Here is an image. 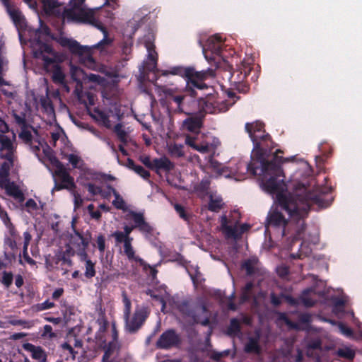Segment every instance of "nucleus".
I'll return each mask as SVG.
<instances>
[{
  "label": "nucleus",
  "instance_id": "1",
  "mask_svg": "<svg viewBox=\"0 0 362 362\" xmlns=\"http://www.w3.org/2000/svg\"><path fill=\"white\" fill-rule=\"evenodd\" d=\"M254 144L252 162L247 165L240 160H234L226 166L210 158L206 168H201L215 176L233 178L236 181L245 179V173L250 171L260 176V187L271 194L277 203L270 211L267 221L268 228L281 229L286 234V226L297 223L303 226V219L308 214L310 201L315 197L307 194L305 180L312 174L308 162L297 160L296 157L283 158L276 155L266 156L262 152L259 141L265 138L264 132L248 133Z\"/></svg>",
  "mask_w": 362,
  "mask_h": 362
},
{
  "label": "nucleus",
  "instance_id": "2",
  "mask_svg": "<svg viewBox=\"0 0 362 362\" xmlns=\"http://www.w3.org/2000/svg\"><path fill=\"white\" fill-rule=\"evenodd\" d=\"M85 0H69L70 8H66L57 0H42L44 9L48 14L62 16L64 18L76 22L87 23L100 30L104 37L93 47L81 46L76 40L64 36L56 38L57 42L64 47L67 48L71 53L78 56L80 61L91 69L96 68V64L91 54L93 49L98 48L101 51L111 45L112 39L108 37L107 32L103 27L99 17L96 16L95 11L83 6Z\"/></svg>",
  "mask_w": 362,
  "mask_h": 362
},
{
  "label": "nucleus",
  "instance_id": "3",
  "mask_svg": "<svg viewBox=\"0 0 362 362\" xmlns=\"http://www.w3.org/2000/svg\"><path fill=\"white\" fill-rule=\"evenodd\" d=\"M34 35L35 38L31 41V47L35 57L42 61L47 71L52 73V79L54 82L63 83L64 74L58 64L64 60V54L54 52L47 44L43 42L51 36L46 25L41 24Z\"/></svg>",
  "mask_w": 362,
  "mask_h": 362
},
{
  "label": "nucleus",
  "instance_id": "4",
  "mask_svg": "<svg viewBox=\"0 0 362 362\" xmlns=\"http://www.w3.org/2000/svg\"><path fill=\"white\" fill-rule=\"evenodd\" d=\"M42 153L45 155V160L42 163L53 172V175L59 181V183L55 184L53 189L56 190H61L66 189L67 190L73 191L76 189V185L74 182V178L66 171L64 166L54 156L50 147L44 143H39Z\"/></svg>",
  "mask_w": 362,
  "mask_h": 362
},
{
  "label": "nucleus",
  "instance_id": "5",
  "mask_svg": "<svg viewBox=\"0 0 362 362\" xmlns=\"http://www.w3.org/2000/svg\"><path fill=\"white\" fill-rule=\"evenodd\" d=\"M162 76L179 75L185 76L187 78L188 86L192 85L198 88H202L201 81L206 79L209 76H213V71L208 69L206 71H197L193 68L184 69L180 66L172 67L168 70L160 71Z\"/></svg>",
  "mask_w": 362,
  "mask_h": 362
},
{
  "label": "nucleus",
  "instance_id": "6",
  "mask_svg": "<svg viewBox=\"0 0 362 362\" xmlns=\"http://www.w3.org/2000/svg\"><path fill=\"white\" fill-rule=\"evenodd\" d=\"M90 114L94 119L108 128L119 121L123 115L116 103L111 104L108 110L95 108L90 111Z\"/></svg>",
  "mask_w": 362,
  "mask_h": 362
},
{
  "label": "nucleus",
  "instance_id": "7",
  "mask_svg": "<svg viewBox=\"0 0 362 362\" xmlns=\"http://www.w3.org/2000/svg\"><path fill=\"white\" fill-rule=\"evenodd\" d=\"M123 302L124 304V315L126 320V328L130 332H135L146 319L148 314V310L145 308H138L134 316L130 318L131 302L126 296H124Z\"/></svg>",
  "mask_w": 362,
  "mask_h": 362
},
{
  "label": "nucleus",
  "instance_id": "8",
  "mask_svg": "<svg viewBox=\"0 0 362 362\" xmlns=\"http://www.w3.org/2000/svg\"><path fill=\"white\" fill-rule=\"evenodd\" d=\"M233 102L226 103L224 100H216L214 96L199 100V106L202 111L206 113L217 114L228 110Z\"/></svg>",
  "mask_w": 362,
  "mask_h": 362
},
{
  "label": "nucleus",
  "instance_id": "9",
  "mask_svg": "<svg viewBox=\"0 0 362 362\" xmlns=\"http://www.w3.org/2000/svg\"><path fill=\"white\" fill-rule=\"evenodd\" d=\"M89 238H85L81 235L78 232L74 231L73 234H71L69 247L70 250L69 251V255H73L75 252L82 258L86 257V249L89 244Z\"/></svg>",
  "mask_w": 362,
  "mask_h": 362
},
{
  "label": "nucleus",
  "instance_id": "10",
  "mask_svg": "<svg viewBox=\"0 0 362 362\" xmlns=\"http://www.w3.org/2000/svg\"><path fill=\"white\" fill-rule=\"evenodd\" d=\"M51 136L49 143L62 152L63 150L70 147V142L68 141L67 137L64 130L57 124L50 125L48 129Z\"/></svg>",
  "mask_w": 362,
  "mask_h": 362
},
{
  "label": "nucleus",
  "instance_id": "11",
  "mask_svg": "<svg viewBox=\"0 0 362 362\" xmlns=\"http://www.w3.org/2000/svg\"><path fill=\"white\" fill-rule=\"evenodd\" d=\"M20 138L25 142L30 141V146L33 151L35 153L37 157L42 162L45 159V155L42 153V148H40V144L39 143L46 144L43 140H40L37 137V132L33 131V134L31 131L28 129H23L19 135Z\"/></svg>",
  "mask_w": 362,
  "mask_h": 362
},
{
  "label": "nucleus",
  "instance_id": "12",
  "mask_svg": "<svg viewBox=\"0 0 362 362\" xmlns=\"http://www.w3.org/2000/svg\"><path fill=\"white\" fill-rule=\"evenodd\" d=\"M15 139L16 134L13 132H9L7 124L0 117V148L1 150L14 149L13 141Z\"/></svg>",
  "mask_w": 362,
  "mask_h": 362
},
{
  "label": "nucleus",
  "instance_id": "13",
  "mask_svg": "<svg viewBox=\"0 0 362 362\" xmlns=\"http://www.w3.org/2000/svg\"><path fill=\"white\" fill-rule=\"evenodd\" d=\"M13 150L14 149H11V151L1 150V148H0L1 156L6 158L1 163L0 168V185H3L5 182L9 180L8 179L9 170L13 165Z\"/></svg>",
  "mask_w": 362,
  "mask_h": 362
},
{
  "label": "nucleus",
  "instance_id": "14",
  "mask_svg": "<svg viewBox=\"0 0 362 362\" xmlns=\"http://www.w3.org/2000/svg\"><path fill=\"white\" fill-rule=\"evenodd\" d=\"M147 36V39L144 41L145 47L148 51V57L146 62V69L152 71H158L156 69L158 55L154 50V45L153 44L154 37L153 35L151 33H149Z\"/></svg>",
  "mask_w": 362,
  "mask_h": 362
},
{
  "label": "nucleus",
  "instance_id": "15",
  "mask_svg": "<svg viewBox=\"0 0 362 362\" xmlns=\"http://www.w3.org/2000/svg\"><path fill=\"white\" fill-rule=\"evenodd\" d=\"M185 143L202 153H207L214 151L215 148L219 144V141L217 139L214 140L213 144H209L206 141L199 143L196 138L189 136H186Z\"/></svg>",
  "mask_w": 362,
  "mask_h": 362
},
{
  "label": "nucleus",
  "instance_id": "16",
  "mask_svg": "<svg viewBox=\"0 0 362 362\" xmlns=\"http://www.w3.org/2000/svg\"><path fill=\"white\" fill-rule=\"evenodd\" d=\"M124 218L127 221L132 220L135 223V227L138 228L140 231L146 235L153 230V228L145 221L142 213L129 211L128 214L124 215Z\"/></svg>",
  "mask_w": 362,
  "mask_h": 362
},
{
  "label": "nucleus",
  "instance_id": "17",
  "mask_svg": "<svg viewBox=\"0 0 362 362\" xmlns=\"http://www.w3.org/2000/svg\"><path fill=\"white\" fill-rule=\"evenodd\" d=\"M221 226L223 232L228 237L236 238L249 228L247 224L238 225L235 223L233 226H228L226 216L221 218Z\"/></svg>",
  "mask_w": 362,
  "mask_h": 362
},
{
  "label": "nucleus",
  "instance_id": "18",
  "mask_svg": "<svg viewBox=\"0 0 362 362\" xmlns=\"http://www.w3.org/2000/svg\"><path fill=\"white\" fill-rule=\"evenodd\" d=\"M0 187L4 189L6 193L12 197L16 202L22 203L24 201V193L20 185L8 180L3 185H0Z\"/></svg>",
  "mask_w": 362,
  "mask_h": 362
},
{
  "label": "nucleus",
  "instance_id": "19",
  "mask_svg": "<svg viewBox=\"0 0 362 362\" xmlns=\"http://www.w3.org/2000/svg\"><path fill=\"white\" fill-rule=\"evenodd\" d=\"M223 40L221 36L214 35L210 37L205 45L203 46V53L206 60L209 61L212 59L211 57L208 56V52H211L213 54H218L222 47Z\"/></svg>",
  "mask_w": 362,
  "mask_h": 362
},
{
  "label": "nucleus",
  "instance_id": "20",
  "mask_svg": "<svg viewBox=\"0 0 362 362\" xmlns=\"http://www.w3.org/2000/svg\"><path fill=\"white\" fill-rule=\"evenodd\" d=\"M64 158L69 160L71 165L75 168L82 169L83 162L78 155V153L74 149L72 145L66 149L63 150L62 152Z\"/></svg>",
  "mask_w": 362,
  "mask_h": 362
},
{
  "label": "nucleus",
  "instance_id": "21",
  "mask_svg": "<svg viewBox=\"0 0 362 362\" xmlns=\"http://www.w3.org/2000/svg\"><path fill=\"white\" fill-rule=\"evenodd\" d=\"M178 337L173 331L169 330L163 333L157 342V345L160 348L168 349L172 346L177 344Z\"/></svg>",
  "mask_w": 362,
  "mask_h": 362
},
{
  "label": "nucleus",
  "instance_id": "22",
  "mask_svg": "<svg viewBox=\"0 0 362 362\" xmlns=\"http://www.w3.org/2000/svg\"><path fill=\"white\" fill-rule=\"evenodd\" d=\"M1 1L6 8L7 12L12 18L13 23L17 27L22 28L25 25V21L21 12L17 8L10 5L8 0Z\"/></svg>",
  "mask_w": 362,
  "mask_h": 362
},
{
  "label": "nucleus",
  "instance_id": "23",
  "mask_svg": "<svg viewBox=\"0 0 362 362\" xmlns=\"http://www.w3.org/2000/svg\"><path fill=\"white\" fill-rule=\"evenodd\" d=\"M100 178V175L93 171L90 169L82 168L80 175L78 176L77 181L80 185H85L88 182H98Z\"/></svg>",
  "mask_w": 362,
  "mask_h": 362
},
{
  "label": "nucleus",
  "instance_id": "24",
  "mask_svg": "<svg viewBox=\"0 0 362 362\" xmlns=\"http://www.w3.org/2000/svg\"><path fill=\"white\" fill-rule=\"evenodd\" d=\"M23 348L30 354L33 358L37 360L39 362L46 361V354L41 347L25 343L23 345Z\"/></svg>",
  "mask_w": 362,
  "mask_h": 362
},
{
  "label": "nucleus",
  "instance_id": "25",
  "mask_svg": "<svg viewBox=\"0 0 362 362\" xmlns=\"http://www.w3.org/2000/svg\"><path fill=\"white\" fill-rule=\"evenodd\" d=\"M109 194L112 193L115 197V199L112 201V205L117 209L122 210L124 212L127 214L129 211H133L132 210L129 209L128 205L126 202L123 199V197L113 188L109 187Z\"/></svg>",
  "mask_w": 362,
  "mask_h": 362
},
{
  "label": "nucleus",
  "instance_id": "26",
  "mask_svg": "<svg viewBox=\"0 0 362 362\" xmlns=\"http://www.w3.org/2000/svg\"><path fill=\"white\" fill-rule=\"evenodd\" d=\"M118 356V349L116 342H112L105 349L103 357V362H116Z\"/></svg>",
  "mask_w": 362,
  "mask_h": 362
},
{
  "label": "nucleus",
  "instance_id": "27",
  "mask_svg": "<svg viewBox=\"0 0 362 362\" xmlns=\"http://www.w3.org/2000/svg\"><path fill=\"white\" fill-rule=\"evenodd\" d=\"M98 182H88L83 185L86 187L89 194L92 196L101 195L103 198L109 199V193L104 192L101 187L98 185Z\"/></svg>",
  "mask_w": 362,
  "mask_h": 362
},
{
  "label": "nucleus",
  "instance_id": "28",
  "mask_svg": "<svg viewBox=\"0 0 362 362\" xmlns=\"http://www.w3.org/2000/svg\"><path fill=\"white\" fill-rule=\"evenodd\" d=\"M149 293L153 298L158 299L160 303L162 304L161 310L163 312H165L166 305L168 303H170V298L168 293L166 291L165 288H163L161 289L159 293H153L152 291H149Z\"/></svg>",
  "mask_w": 362,
  "mask_h": 362
},
{
  "label": "nucleus",
  "instance_id": "29",
  "mask_svg": "<svg viewBox=\"0 0 362 362\" xmlns=\"http://www.w3.org/2000/svg\"><path fill=\"white\" fill-rule=\"evenodd\" d=\"M200 127L201 119L199 117H189L183 122V128L192 132H197Z\"/></svg>",
  "mask_w": 362,
  "mask_h": 362
},
{
  "label": "nucleus",
  "instance_id": "30",
  "mask_svg": "<svg viewBox=\"0 0 362 362\" xmlns=\"http://www.w3.org/2000/svg\"><path fill=\"white\" fill-rule=\"evenodd\" d=\"M172 168H173L172 163L166 158H161L159 159L153 160V168H156L157 170L164 169L166 170H169Z\"/></svg>",
  "mask_w": 362,
  "mask_h": 362
},
{
  "label": "nucleus",
  "instance_id": "31",
  "mask_svg": "<svg viewBox=\"0 0 362 362\" xmlns=\"http://www.w3.org/2000/svg\"><path fill=\"white\" fill-rule=\"evenodd\" d=\"M223 206V202L220 196L217 194L210 195L209 209L212 211H218Z\"/></svg>",
  "mask_w": 362,
  "mask_h": 362
},
{
  "label": "nucleus",
  "instance_id": "32",
  "mask_svg": "<svg viewBox=\"0 0 362 362\" xmlns=\"http://www.w3.org/2000/svg\"><path fill=\"white\" fill-rule=\"evenodd\" d=\"M124 252L127 256L129 259L139 262L141 264H143L144 262L141 259L139 258L134 252V250L132 246V242L125 243L124 245Z\"/></svg>",
  "mask_w": 362,
  "mask_h": 362
},
{
  "label": "nucleus",
  "instance_id": "33",
  "mask_svg": "<svg viewBox=\"0 0 362 362\" xmlns=\"http://www.w3.org/2000/svg\"><path fill=\"white\" fill-rule=\"evenodd\" d=\"M42 207L43 204L40 202L37 203L33 199H29L25 204V209L30 214H36Z\"/></svg>",
  "mask_w": 362,
  "mask_h": 362
},
{
  "label": "nucleus",
  "instance_id": "34",
  "mask_svg": "<svg viewBox=\"0 0 362 362\" xmlns=\"http://www.w3.org/2000/svg\"><path fill=\"white\" fill-rule=\"evenodd\" d=\"M81 261L85 262V276L88 278H91L95 276V264L91 262L90 259L88 258L87 254H86V257L82 258L80 257Z\"/></svg>",
  "mask_w": 362,
  "mask_h": 362
},
{
  "label": "nucleus",
  "instance_id": "35",
  "mask_svg": "<svg viewBox=\"0 0 362 362\" xmlns=\"http://www.w3.org/2000/svg\"><path fill=\"white\" fill-rule=\"evenodd\" d=\"M70 72L71 77L74 81L80 82L86 78V74L83 71L81 68L72 64L70 66Z\"/></svg>",
  "mask_w": 362,
  "mask_h": 362
},
{
  "label": "nucleus",
  "instance_id": "36",
  "mask_svg": "<svg viewBox=\"0 0 362 362\" xmlns=\"http://www.w3.org/2000/svg\"><path fill=\"white\" fill-rule=\"evenodd\" d=\"M61 259L60 252L57 253L54 256L48 255L45 257V264L47 269H51L56 267Z\"/></svg>",
  "mask_w": 362,
  "mask_h": 362
},
{
  "label": "nucleus",
  "instance_id": "37",
  "mask_svg": "<svg viewBox=\"0 0 362 362\" xmlns=\"http://www.w3.org/2000/svg\"><path fill=\"white\" fill-rule=\"evenodd\" d=\"M258 260L255 257L250 258L246 260L243 264V268L245 269L247 274H252L257 267Z\"/></svg>",
  "mask_w": 362,
  "mask_h": 362
},
{
  "label": "nucleus",
  "instance_id": "38",
  "mask_svg": "<svg viewBox=\"0 0 362 362\" xmlns=\"http://www.w3.org/2000/svg\"><path fill=\"white\" fill-rule=\"evenodd\" d=\"M187 270L194 284L201 281L200 273L198 271V267L197 266L187 267Z\"/></svg>",
  "mask_w": 362,
  "mask_h": 362
},
{
  "label": "nucleus",
  "instance_id": "39",
  "mask_svg": "<svg viewBox=\"0 0 362 362\" xmlns=\"http://www.w3.org/2000/svg\"><path fill=\"white\" fill-rule=\"evenodd\" d=\"M250 63L243 62L240 68L241 76L239 78H232L233 83H239L242 81L250 71Z\"/></svg>",
  "mask_w": 362,
  "mask_h": 362
},
{
  "label": "nucleus",
  "instance_id": "40",
  "mask_svg": "<svg viewBox=\"0 0 362 362\" xmlns=\"http://www.w3.org/2000/svg\"><path fill=\"white\" fill-rule=\"evenodd\" d=\"M169 152L174 156L180 157L183 156V146L180 144H170L168 146Z\"/></svg>",
  "mask_w": 362,
  "mask_h": 362
},
{
  "label": "nucleus",
  "instance_id": "41",
  "mask_svg": "<svg viewBox=\"0 0 362 362\" xmlns=\"http://www.w3.org/2000/svg\"><path fill=\"white\" fill-rule=\"evenodd\" d=\"M245 129L248 133L250 132H253V130H256V133L264 132V125L260 122H255L250 124H247L245 126Z\"/></svg>",
  "mask_w": 362,
  "mask_h": 362
},
{
  "label": "nucleus",
  "instance_id": "42",
  "mask_svg": "<svg viewBox=\"0 0 362 362\" xmlns=\"http://www.w3.org/2000/svg\"><path fill=\"white\" fill-rule=\"evenodd\" d=\"M112 235L117 243H124V245L125 243H129L132 241V238L127 236L124 232L122 231H116L113 233Z\"/></svg>",
  "mask_w": 362,
  "mask_h": 362
},
{
  "label": "nucleus",
  "instance_id": "43",
  "mask_svg": "<svg viewBox=\"0 0 362 362\" xmlns=\"http://www.w3.org/2000/svg\"><path fill=\"white\" fill-rule=\"evenodd\" d=\"M115 131L122 142L127 143L128 141L127 133L121 124H117L115 127Z\"/></svg>",
  "mask_w": 362,
  "mask_h": 362
},
{
  "label": "nucleus",
  "instance_id": "44",
  "mask_svg": "<svg viewBox=\"0 0 362 362\" xmlns=\"http://www.w3.org/2000/svg\"><path fill=\"white\" fill-rule=\"evenodd\" d=\"M348 301V297L346 296H342L341 298L337 300L334 304V312L337 315H339L340 313L342 311V307L343 305L347 303Z\"/></svg>",
  "mask_w": 362,
  "mask_h": 362
},
{
  "label": "nucleus",
  "instance_id": "45",
  "mask_svg": "<svg viewBox=\"0 0 362 362\" xmlns=\"http://www.w3.org/2000/svg\"><path fill=\"white\" fill-rule=\"evenodd\" d=\"M245 350L247 352L252 353H259V348L257 344V341L256 339H250L247 344L245 346Z\"/></svg>",
  "mask_w": 362,
  "mask_h": 362
},
{
  "label": "nucleus",
  "instance_id": "46",
  "mask_svg": "<svg viewBox=\"0 0 362 362\" xmlns=\"http://www.w3.org/2000/svg\"><path fill=\"white\" fill-rule=\"evenodd\" d=\"M93 245L97 247L100 253L103 255L105 249V238L104 235L101 234L97 235L95 243Z\"/></svg>",
  "mask_w": 362,
  "mask_h": 362
},
{
  "label": "nucleus",
  "instance_id": "47",
  "mask_svg": "<svg viewBox=\"0 0 362 362\" xmlns=\"http://www.w3.org/2000/svg\"><path fill=\"white\" fill-rule=\"evenodd\" d=\"M174 208L177 213L179 214L180 218H182L185 221L189 220V214L185 210V209L180 204H175Z\"/></svg>",
  "mask_w": 362,
  "mask_h": 362
},
{
  "label": "nucleus",
  "instance_id": "48",
  "mask_svg": "<svg viewBox=\"0 0 362 362\" xmlns=\"http://www.w3.org/2000/svg\"><path fill=\"white\" fill-rule=\"evenodd\" d=\"M9 324L12 325H21L23 328L29 329L33 326V322L30 321H25L22 320H12L9 321Z\"/></svg>",
  "mask_w": 362,
  "mask_h": 362
},
{
  "label": "nucleus",
  "instance_id": "49",
  "mask_svg": "<svg viewBox=\"0 0 362 362\" xmlns=\"http://www.w3.org/2000/svg\"><path fill=\"white\" fill-rule=\"evenodd\" d=\"M239 322L237 320H232L230 322V325L228 328V334L230 335L237 334L239 331Z\"/></svg>",
  "mask_w": 362,
  "mask_h": 362
},
{
  "label": "nucleus",
  "instance_id": "50",
  "mask_svg": "<svg viewBox=\"0 0 362 362\" xmlns=\"http://www.w3.org/2000/svg\"><path fill=\"white\" fill-rule=\"evenodd\" d=\"M73 197H74V202L75 208L80 207L83 204V199L80 194L74 189L73 191H70Z\"/></svg>",
  "mask_w": 362,
  "mask_h": 362
},
{
  "label": "nucleus",
  "instance_id": "51",
  "mask_svg": "<svg viewBox=\"0 0 362 362\" xmlns=\"http://www.w3.org/2000/svg\"><path fill=\"white\" fill-rule=\"evenodd\" d=\"M42 336L45 338L52 339L55 337V334L52 332V327L46 325L44 326Z\"/></svg>",
  "mask_w": 362,
  "mask_h": 362
},
{
  "label": "nucleus",
  "instance_id": "52",
  "mask_svg": "<svg viewBox=\"0 0 362 362\" xmlns=\"http://www.w3.org/2000/svg\"><path fill=\"white\" fill-rule=\"evenodd\" d=\"M337 327L339 330V332L344 336L347 337H351L352 336V331L350 328L345 326L344 325L341 323H339L337 325Z\"/></svg>",
  "mask_w": 362,
  "mask_h": 362
},
{
  "label": "nucleus",
  "instance_id": "53",
  "mask_svg": "<svg viewBox=\"0 0 362 362\" xmlns=\"http://www.w3.org/2000/svg\"><path fill=\"white\" fill-rule=\"evenodd\" d=\"M21 262L22 263H28L30 265H34L35 264V262L29 257L28 250L25 249L23 250V256L21 257Z\"/></svg>",
  "mask_w": 362,
  "mask_h": 362
},
{
  "label": "nucleus",
  "instance_id": "54",
  "mask_svg": "<svg viewBox=\"0 0 362 362\" xmlns=\"http://www.w3.org/2000/svg\"><path fill=\"white\" fill-rule=\"evenodd\" d=\"M42 107L50 115L53 113V109L48 99L43 98L40 101Z\"/></svg>",
  "mask_w": 362,
  "mask_h": 362
},
{
  "label": "nucleus",
  "instance_id": "55",
  "mask_svg": "<svg viewBox=\"0 0 362 362\" xmlns=\"http://www.w3.org/2000/svg\"><path fill=\"white\" fill-rule=\"evenodd\" d=\"M209 235L206 233H204V234L202 235V238H197L198 243L196 244L199 246V247H200L202 250H204V241L209 242Z\"/></svg>",
  "mask_w": 362,
  "mask_h": 362
},
{
  "label": "nucleus",
  "instance_id": "56",
  "mask_svg": "<svg viewBox=\"0 0 362 362\" xmlns=\"http://www.w3.org/2000/svg\"><path fill=\"white\" fill-rule=\"evenodd\" d=\"M134 171L144 179H147L149 177V173L140 165L135 167Z\"/></svg>",
  "mask_w": 362,
  "mask_h": 362
},
{
  "label": "nucleus",
  "instance_id": "57",
  "mask_svg": "<svg viewBox=\"0 0 362 362\" xmlns=\"http://www.w3.org/2000/svg\"><path fill=\"white\" fill-rule=\"evenodd\" d=\"M339 355L346 357L347 358H352L354 356V352L349 349H340L339 351Z\"/></svg>",
  "mask_w": 362,
  "mask_h": 362
},
{
  "label": "nucleus",
  "instance_id": "58",
  "mask_svg": "<svg viewBox=\"0 0 362 362\" xmlns=\"http://www.w3.org/2000/svg\"><path fill=\"white\" fill-rule=\"evenodd\" d=\"M12 281V274L11 273L4 272L2 278V283L8 287L11 284Z\"/></svg>",
  "mask_w": 362,
  "mask_h": 362
},
{
  "label": "nucleus",
  "instance_id": "59",
  "mask_svg": "<svg viewBox=\"0 0 362 362\" xmlns=\"http://www.w3.org/2000/svg\"><path fill=\"white\" fill-rule=\"evenodd\" d=\"M54 304L52 302L46 300V301L37 305V310H44L49 309V308L54 307Z\"/></svg>",
  "mask_w": 362,
  "mask_h": 362
},
{
  "label": "nucleus",
  "instance_id": "60",
  "mask_svg": "<svg viewBox=\"0 0 362 362\" xmlns=\"http://www.w3.org/2000/svg\"><path fill=\"white\" fill-rule=\"evenodd\" d=\"M168 93H169V95H172V98H173V101L177 105L178 110L180 111H182V108L180 107V105L182 103V101L184 97L182 95H173L170 90H168Z\"/></svg>",
  "mask_w": 362,
  "mask_h": 362
},
{
  "label": "nucleus",
  "instance_id": "61",
  "mask_svg": "<svg viewBox=\"0 0 362 362\" xmlns=\"http://www.w3.org/2000/svg\"><path fill=\"white\" fill-rule=\"evenodd\" d=\"M23 238H24L23 249L28 250V245L32 239V235H30V233L28 231H25L23 233Z\"/></svg>",
  "mask_w": 362,
  "mask_h": 362
},
{
  "label": "nucleus",
  "instance_id": "62",
  "mask_svg": "<svg viewBox=\"0 0 362 362\" xmlns=\"http://www.w3.org/2000/svg\"><path fill=\"white\" fill-rule=\"evenodd\" d=\"M141 161L147 167L153 168V160H151L150 158L146 156H144L141 157Z\"/></svg>",
  "mask_w": 362,
  "mask_h": 362
},
{
  "label": "nucleus",
  "instance_id": "63",
  "mask_svg": "<svg viewBox=\"0 0 362 362\" xmlns=\"http://www.w3.org/2000/svg\"><path fill=\"white\" fill-rule=\"evenodd\" d=\"M309 239L308 241L310 242L311 243L315 245L319 242V235L318 232L315 230L313 234H309Z\"/></svg>",
  "mask_w": 362,
  "mask_h": 362
},
{
  "label": "nucleus",
  "instance_id": "64",
  "mask_svg": "<svg viewBox=\"0 0 362 362\" xmlns=\"http://www.w3.org/2000/svg\"><path fill=\"white\" fill-rule=\"evenodd\" d=\"M208 182L202 180L200 183V186L198 185L197 182L194 183L193 188L194 190L197 191L199 189H204L207 187Z\"/></svg>",
  "mask_w": 362,
  "mask_h": 362
}]
</instances>
